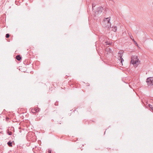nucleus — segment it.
<instances>
[{
  "label": "nucleus",
  "mask_w": 153,
  "mask_h": 153,
  "mask_svg": "<svg viewBox=\"0 0 153 153\" xmlns=\"http://www.w3.org/2000/svg\"><path fill=\"white\" fill-rule=\"evenodd\" d=\"M137 56H132L131 57V63L133 64L134 66L136 67L137 66L139 63V59L137 58Z\"/></svg>",
  "instance_id": "f257e3e1"
},
{
  "label": "nucleus",
  "mask_w": 153,
  "mask_h": 153,
  "mask_svg": "<svg viewBox=\"0 0 153 153\" xmlns=\"http://www.w3.org/2000/svg\"><path fill=\"white\" fill-rule=\"evenodd\" d=\"M146 82L149 86L153 85V77H149L147 79Z\"/></svg>",
  "instance_id": "f03ea898"
},
{
  "label": "nucleus",
  "mask_w": 153,
  "mask_h": 153,
  "mask_svg": "<svg viewBox=\"0 0 153 153\" xmlns=\"http://www.w3.org/2000/svg\"><path fill=\"white\" fill-rule=\"evenodd\" d=\"M40 111V109L37 108H32L31 109V111L32 113L34 114H35L36 112H39Z\"/></svg>",
  "instance_id": "7ed1b4c3"
},
{
  "label": "nucleus",
  "mask_w": 153,
  "mask_h": 153,
  "mask_svg": "<svg viewBox=\"0 0 153 153\" xmlns=\"http://www.w3.org/2000/svg\"><path fill=\"white\" fill-rule=\"evenodd\" d=\"M107 21V23L109 25H107V27H108V28H110L111 27V24L110 21V17H108L106 19Z\"/></svg>",
  "instance_id": "20e7f679"
},
{
  "label": "nucleus",
  "mask_w": 153,
  "mask_h": 153,
  "mask_svg": "<svg viewBox=\"0 0 153 153\" xmlns=\"http://www.w3.org/2000/svg\"><path fill=\"white\" fill-rule=\"evenodd\" d=\"M103 8L102 7H101L100 8H98L97 9V12L98 13V14H99L100 13H101L102 12V10Z\"/></svg>",
  "instance_id": "39448f33"
},
{
  "label": "nucleus",
  "mask_w": 153,
  "mask_h": 153,
  "mask_svg": "<svg viewBox=\"0 0 153 153\" xmlns=\"http://www.w3.org/2000/svg\"><path fill=\"white\" fill-rule=\"evenodd\" d=\"M16 59L18 61H20L22 59V57L19 55H17L16 56Z\"/></svg>",
  "instance_id": "423d86ee"
},
{
  "label": "nucleus",
  "mask_w": 153,
  "mask_h": 153,
  "mask_svg": "<svg viewBox=\"0 0 153 153\" xmlns=\"http://www.w3.org/2000/svg\"><path fill=\"white\" fill-rule=\"evenodd\" d=\"M14 142L13 141L11 142L10 141H9L7 143V144L10 147H12V143Z\"/></svg>",
  "instance_id": "0eeeda50"
},
{
  "label": "nucleus",
  "mask_w": 153,
  "mask_h": 153,
  "mask_svg": "<svg viewBox=\"0 0 153 153\" xmlns=\"http://www.w3.org/2000/svg\"><path fill=\"white\" fill-rule=\"evenodd\" d=\"M111 28H112V30L114 32H116L117 30V27L116 26H113Z\"/></svg>",
  "instance_id": "6e6552de"
},
{
  "label": "nucleus",
  "mask_w": 153,
  "mask_h": 153,
  "mask_svg": "<svg viewBox=\"0 0 153 153\" xmlns=\"http://www.w3.org/2000/svg\"><path fill=\"white\" fill-rule=\"evenodd\" d=\"M148 106L149 108V109L151 111L152 110L153 111V107H152V105L149 104L148 105Z\"/></svg>",
  "instance_id": "1a4fd4ad"
},
{
  "label": "nucleus",
  "mask_w": 153,
  "mask_h": 153,
  "mask_svg": "<svg viewBox=\"0 0 153 153\" xmlns=\"http://www.w3.org/2000/svg\"><path fill=\"white\" fill-rule=\"evenodd\" d=\"M119 59L120 61V63H122V65H123V62L124 61V60L121 57L119 58Z\"/></svg>",
  "instance_id": "9d476101"
},
{
  "label": "nucleus",
  "mask_w": 153,
  "mask_h": 153,
  "mask_svg": "<svg viewBox=\"0 0 153 153\" xmlns=\"http://www.w3.org/2000/svg\"><path fill=\"white\" fill-rule=\"evenodd\" d=\"M7 134L9 135H11L12 134V132H11V131H8L7 132Z\"/></svg>",
  "instance_id": "9b49d317"
},
{
  "label": "nucleus",
  "mask_w": 153,
  "mask_h": 153,
  "mask_svg": "<svg viewBox=\"0 0 153 153\" xmlns=\"http://www.w3.org/2000/svg\"><path fill=\"white\" fill-rule=\"evenodd\" d=\"M10 35L9 33H7L6 34L5 37L6 38H8L9 37Z\"/></svg>",
  "instance_id": "f8f14e48"
},
{
  "label": "nucleus",
  "mask_w": 153,
  "mask_h": 153,
  "mask_svg": "<svg viewBox=\"0 0 153 153\" xmlns=\"http://www.w3.org/2000/svg\"><path fill=\"white\" fill-rule=\"evenodd\" d=\"M123 51H122L120 50L118 53H119V54H123Z\"/></svg>",
  "instance_id": "ddd939ff"
},
{
  "label": "nucleus",
  "mask_w": 153,
  "mask_h": 153,
  "mask_svg": "<svg viewBox=\"0 0 153 153\" xmlns=\"http://www.w3.org/2000/svg\"><path fill=\"white\" fill-rule=\"evenodd\" d=\"M118 56H119V57L120 58V57H122L123 55L122 54H119V53H118Z\"/></svg>",
  "instance_id": "4468645a"
},
{
  "label": "nucleus",
  "mask_w": 153,
  "mask_h": 153,
  "mask_svg": "<svg viewBox=\"0 0 153 153\" xmlns=\"http://www.w3.org/2000/svg\"><path fill=\"white\" fill-rule=\"evenodd\" d=\"M54 105H55L56 106H57L58 105V102L56 101V102L55 103V104H54Z\"/></svg>",
  "instance_id": "2eb2a0df"
},
{
  "label": "nucleus",
  "mask_w": 153,
  "mask_h": 153,
  "mask_svg": "<svg viewBox=\"0 0 153 153\" xmlns=\"http://www.w3.org/2000/svg\"><path fill=\"white\" fill-rule=\"evenodd\" d=\"M133 41H134V43H135V44L136 45H137V46H138V44H137V42H136L135 41H134V39H133Z\"/></svg>",
  "instance_id": "dca6fc26"
},
{
  "label": "nucleus",
  "mask_w": 153,
  "mask_h": 153,
  "mask_svg": "<svg viewBox=\"0 0 153 153\" xmlns=\"http://www.w3.org/2000/svg\"><path fill=\"white\" fill-rule=\"evenodd\" d=\"M9 120V118L8 117H6V120L7 121H8V120Z\"/></svg>",
  "instance_id": "f3484780"
},
{
  "label": "nucleus",
  "mask_w": 153,
  "mask_h": 153,
  "mask_svg": "<svg viewBox=\"0 0 153 153\" xmlns=\"http://www.w3.org/2000/svg\"><path fill=\"white\" fill-rule=\"evenodd\" d=\"M48 153H51V150H49L48 151Z\"/></svg>",
  "instance_id": "a211bd4d"
},
{
  "label": "nucleus",
  "mask_w": 153,
  "mask_h": 153,
  "mask_svg": "<svg viewBox=\"0 0 153 153\" xmlns=\"http://www.w3.org/2000/svg\"><path fill=\"white\" fill-rule=\"evenodd\" d=\"M94 5H93V4H92V8H93V7H94Z\"/></svg>",
  "instance_id": "6ab92c4d"
},
{
  "label": "nucleus",
  "mask_w": 153,
  "mask_h": 153,
  "mask_svg": "<svg viewBox=\"0 0 153 153\" xmlns=\"http://www.w3.org/2000/svg\"><path fill=\"white\" fill-rule=\"evenodd\" d=\"M94 5H93V4H92V8H93V7H94Z\"/></svg>",
  "instance_id": "aec40b11"
},
{
  "label": "nucleus",
  "mask_w": 153,
  "mask_h": 153,
  "mask_svg": "<svg viewBox=\"0 0 153 153\" xmlns=\"http://www.w3.org/2000/svg\"><path fill=\"white\" fill-rule=\"evenodd\" d=\"M108 44V45H110V43H109L108 44Z\"/></svg>",
  "instance_id": "412c9836"
},
{
  "label": "nucleus",
  "mask_w": 153,
  "mask_h": 153,
  "mask_svg": "<svg viewBox=\"0 0 153 153\" xmlns=\"http://www.w3.org/2000/svg\"><path fill=\"white\" fill-rule=\"evenodd\" d=\"M1 114H0V117H1Z\"/></svg>",
  "instance_id": "4be33fe9"
},
{
  "label": "nucleus",
  "mask_w": 153,
  "mask_h": 153,
  "mask_svg": "<svg viewBox=\"0 0 153 153\" xmlns=\"http://www.w3.org/2000/svg\"><path fill=\"white\" fill-rule=\"evenodd\" d=\"M109 1H111L112 0H109Z\"/></svg>",
  "instance_id": "5701e85b"
}]
</instances>
